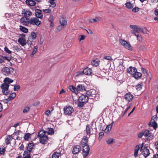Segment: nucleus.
<instances>
[{"mask_svg": "<svg viewBox=\"0 0 158 158\" xmlns=\"http://www.w3.org/2000/svg\"><path fill=\"white\" fill-rule=\"evenodd\" d=\"M20 22L22 24L26 26H29L30 24L38 26L42 23L41 21L36 17H33L31 19L22 17L20 19Z\"/></svg>", "mask_w": 158, "mask_h": 158, "instance_id": "obj_1", "label": "nucleus"}, {"mask_svg": "<svg viewBox=\"0 0 158 158\" xmlns=\"http://www.w3.org/2000/svg\"><path fill=\"white\" fill-rule=\"evenodd\" d=\"M39 138L40 142L43 144H45L48 143V136L45 135L44 131H40L38 132L37 136Z\"/></svg>", "mask_w": 158, "mask_h": 158, "instance_id": "obj_2", "label": "nucleus"}, {"mask_svg": "<svg viewBox=\"0 0 158 158\" xmlns=\"http://www.w3.org/2000/svg\"><path fill=\"white\" fill-rule=\"evenodd\" d=\"M86 94L87 95L90 99L97 101L99 98V94L95 90L91 89L87 91Z\"/></svg>", "mask_w": 158, "mask_h": 158, "instance_id": "obj_3", "label": "nucleus"}, {"mask_svg": "<svg viewBox=\"0 0 158 158\" xmlns=\"http://www.w3.org/2000/svg\"><path fill=\"white\" fill-rule=\"evenodd\" d=\"M14 69L11 67L8 68L5 67L2 69V72L3 74L6 76H9L12 74L14 72Z\"/></svg>", "mask_w": 158, "mask_h": 158, "instance_id": "obj_4", "label": "nucleus"}, {"mask_svg": "<svg viewBox=\"0 0 158 158\" xmlns=\"http://www.w3.org/2000/svg\"><path fill=\"white\" fill-rule=\"evenodd\" d=\"M120 42L121 44L125 48L131 51L133 50V47L131 46L128 42L123 40L121 39Z\"/></svg>", "mask_w": 158, "mask_h": 158, "instance_id": "obj_5", "label": "nucleus"}, {"mask_svg": "<svg viewBox=\"0 0 158 158\" xmlns=\"http://www.w3.org/2000/svg\"><path fill=\"white\" fill-rule=\"evenodd\" d=\"M64 114L66 115L72 116V113L73 112L74 109L73 108L70 106L64 107Z\"/></svg>", "mask_w": 158, "mask_h": 158, "instance_id": "obj_6", "label": "nucleus"}, {"mask_svg": "<svg viewBox=\"0 0 158 158\" xmlns=\"http://www.w3.org/2000/svg\"><path fill=\"white\" fill-rule=\"evenodd\" d=\"M9 85L7 84L4 83L1 84V87L2 89V92L5 95H7L10 94L8 91Z\"/></svg>", "mask_w": 158, "mask_h": 158, "instance_id": "obj_7", "label": "nucleus"}, {"mask_svg": "<svg viewBox=\"0 0 158 158\" xmlns=\"http://www.w3.org/2000/svg\"><path fill=\"white\" fill-rule=\"evenodd\" d=\"M83 147V155L84 158H85L88 155L89 151L90 148L89 145Z\"/></svg>", "mask_w": 158, "mask_h": 158, "instance_id": "obj_8", "label": "nucleus"}, {"mask_svg": "<svg viewBox=\"0 0 158 158\" xmlns=\"http://www.w3.org/2000/svg\"><path fill=\"white\" fill-rule=\"evenodd\" d=\"M22 14L24 15V16L22 17L28 18L32 15L31 12L29 10H27V9H23L22 10Z\"/></svg>", "mask_w": 158, "mask_h": 158, "instance_id": "obj_9", "label": "nucleus"}, {"mask_svg": "<svg viewBox=\"0 0 158 158\" xmlns=\"http://www.w3.org/2000/svg\"><path fill=\"white\" fill-rule=\"evenodd\" d=\"M81 147L78 145L74 146L73 149L72 153L73 154H76L81 151Z\"/></svg>", "mask_w": 158, "mask_h": 158, "instance_id": "obj_10", "label": "nucleus"}, {"mask_svg": "<svg viewBox=\"0 0 158 158\" xmlns=\"http://www.w3.org/2000/svg\"><path fill=\"white\" fill-rule=\"evenodd\" d=\"M89 98V97H88V95L86 94L85 95L82 94L79 97V100L85 103H86L88 102Z\"/></svg>", "mask_w": 158, "mask_h": 158, "instance_id": "obj_11", "label": "nucleus"}, {"mask_svg": "<svg viewBox=\"0 0 158 158\" xmlns=\"http://www.w3.org/2000/svg\"><path fill=\"white\" fill-rule=\"evenodd\" d=\"M124 98L127 101L130 102L133 98L134 96L131 93H126L124 96Z\"/></svg>", "mask_w": 158, "mask_h": 158, "instance_id": "obj_12", "label": "nucleus"}, {"mask_svg": "<svg viewBox=\"0 0 158 158\" xmlns=\"http://www.w3.org/2000/svg\"><path fill=\"white\" fill-rule=\"evenodd\" d=\"M88 139L87 136H85L81 142V145L82 147L88 145Z\"/></svg>", "mask_w": 158, "mask_h": 158, "instance_id": "obj_13", "label": "nucleus"}, {"mask_svg": "<svg viewBox=\"0 0 158 158\" xmlns=\"http://www.w3.org/2000/svg\"><path fill=\"white\" fill-rule=\"evenodd\" d=\"M35 16L37 18L42 19L43 15L42 13V11L40 9H36L35 12Z\"/></svg>", "mask_w": 158, "mask_h": 158, "instance_id": "obj_14", "label": "nucleus"}, {"mask_svg": "<svg viewBox=\"0 0 158 158\" xmlns=\"http://www.w3.org/2000/svg\"><path fill=\"white\" fill-rule=\"evenodd\" d=\"M136 71L137 69L135 67L131 66L129 68L127 69V72L132 75L135 74Z\"/></svg>", "mask_w": 158, "mask_h": 158, "instance_id": "obj_15", "label": "nucleus"}, {"mask_svg": "<svg viewBox=\"0 0 158 158\" xmlns=\"http://www.w3.org/2000/svg\"><path fill=\"white\" fill-rule=\"evenodd\" d=\"M142 154L144 157H146L150 154V152L149 149L146 147H144L142 152Z\"/></svg>", "mask_w": 158, "mask_h": 158, "instance_id": "obj_16", "label": "nucleus"}, {"mask_svg": "<svg viewBox=\"0 0 158 158\" xmlns=\"http://www.w3.org/2000/svg\"><path fill=\"white\" fill-rule=\"evenodd\" d=\"M18 42L23 46H24L27 44V41L23 37L19 38L18 40Z\"/></svg>", "mask_w": 158, "mask_h": 158, "instance_id": "obj_17", "label": "nucleus"}, {"mask_svg": "<svg viewBox=\"0 0 158 158\" xmlns=\"http://www.w3.org/2000/svg\"><path fill=\"white\" fill-rule=\"evenodd\" d=\"M83 73L86 75H90L92 73V70L91 68L87 67L83 70Z\"/></svg>", "mask_w": 158, "mask_h": 158, "instance_id": "obj_18", "label": "nucleus"}, {"mask_svg": "<svg viewBox=\"0 0 158 158\" xmlns=\"http://www.w3.org/2000/svg\"><path fill=\"white\" fill-rule=\"evenodd\" d=\"M60 25L63 27H65L67 25V21L64 17H61L60 19Z\"/></svg>", "mask_w": 158, "mask_h": 158, "instance_id": "obj_19", "label": "nucleus"}, {"mask_svg": "<svg viewBox=\"0 0 158 158\" xmlns=\"http://www.w3.org/2000/svg\"><path fill=\"white\" fill-rule=\"evenodd\" d=\"M77 87L78 91H83L85 90V86L83 84H79Z\"/></svg>", "mask_w": 158, "mask_h": 158, "instance_id": "obj_20", "label": "nucleus"}, {"mask_svg": "<svg viewBox=\"0 0 158 158\" xmlns=\"http://www.w3.org/2000/svg\"><path fill=\"white\" fill-rule=\"evenodd\" d=\"M142 76V74L141 73L136 71L133 75V77L136 79H139L141 78Z\"/></svg>", "mask_w": 158, "mask_h": 158, "instance_id": "obj_21", "label": "nucleus"}, {"mask_svg": "<svg viewBox=\"0 0 158 158\" xmlns=\"http://www.w3.org/2000/svg\"><path fill=\"white\" fill-rule=\"evenodd\" d=\"M140 145L139 144L136 145L135 147L134 150V156L135 157L138 156V152L140 148Z\"/></svg>", "mask_w": 158, "mask_h": 158, "instance_id": "obj_22", "label": "nucleus"}, {"mask_svg": "<svg viewBox=\"0 0 158 158\" xmlns=\"http://www.w3.org/2000/svg\"><path fill=\"white\" fill-rule=\"evenodd\" d=\"M13 139L12 135H9L7 136L6 138L5 139V143L6 145L10 144V141Z\"/></svg>", "mask_w": 158, "mask_h": 158, "instance_id": "obj_23", "label": "nucleus"}, {"mask_svg": "<svg viewBox=\"0 0 158 158\" xmlns=\"http://www.w3.org/2000/svg\"><path fill=\"white\" fill-rule=\"evenodd\" d=\"M34 144L33 143H28L27 147V148L28 151L31 152L34 148Z\"/></svg>", "mask_w": 158, "mask_h": 158, "instance_id": "obj_24", "label": "nucleus"}, {"mask_svg": "<svg viewBox=\"0 0 158 158\" xmlns=\"http://www.w3.org/2000/svg\"><path fill=\"white\" fill-rule=\"evenodd\" d=\"M125 4L126 7L129 9H132L134 6L133 4L131 3L130 2H127Z\"/></svg>", "mask_w": 158, "mask_h": 158, "instance_id": "obj_25", "label": "nucleus"}, {"mask_svg": "<svg viewBox=\"0 0 158 158\" xmlns=\"http://www.w3.org/2000/svg\"><path fill=\"white\" fill-rule=\"evenodd\" d=\"M26 3L29 6H33L36 4L35 1H25Z\"/></svg>", "mask_w": 158, "mask_h": 158, "instance_id": "obj_26", "label": "nucleus"}, {"mask_svg": "<svg viewBox=\"0 0 158 158\" xmlns=\"http://www.w3.org/2000/svg\"><path fill=\"white\" fill-rule=\"evenodd\" d=\"M69 89L73 92L75 93L76 94L78 93V91L77 87L76 88L73 86H70L69 87Z\"/></svg>", "mask_w": 158, "mask_h": 158, "instance_id": "obj_27", "label": "nucleus"}, {"mask_svg": "<svg viewBox=\"0 0 158 158\" xmlns=\"http://www.w3.org/2000/svg\"><path fill=\"white\" fill-rule=\"evenodd\" d=\"M102 19V18L101 17H97L94 19H91L89 20L90 22L91 23H95L98 22Z\"/></svg>", "mask_w": 158, "mask_h": 158, "instance_id": "obj_28", "label": "nucleus"}, {"mask_svg": "<svg viewBox=\"0 0 158 158\" xmlns=\"http://www.w3.org/2000/svg\"><path fill=\"white\" fill-rule=\"evenodd\" d=\"M23 155V158H31L30 154L27 151H25L24 152Z\"/></svg>", "mask_w": 158, "mask_h": 158, "instance_id": "obj_29", "label": "nucleus"}, {"mask_svg": "<svg viewBox=\"0 0 158 158\" xmlns=\"http://www.w3.org/2000/svg\"><path fill=\"white\" fill-rule=\"evenodd\" d=\"M4 83L9 84L12 83L13 81V80L10 78L6 77L4 79Z\"/></svg>", "mask_w": 158, "mask_h": 158, "instance_id": "obj_30", "label": "nucleus"}, {"mask_svg": "<svg viewBox=\"0 0 158 158\" xmlns=\"http://www.w3.org/2000/svg\"><path fill=\"white\" fill-rule=\"evenodd\" d=\"M99 60L98 59L94 60L92 61V64L93 65L95 66H97L99 65Z\"/></svg>", "mask_w": 158, "mask_h": 158, "instance_id": "obj_31", "label": "nucleus"}, {"mask_svg": "<svg viewBox=\"0 0 158 158\" xmlns=\"http://www.w3.org/2000/svg\"><path fill=\"white\" fill-rule=\"evenodd\" d=\"M19 29L21 31L25 33H27L28 32V30L27 28L22 26H20Z\"/></svg>", "mask_w": 158, "mask_h": 158, "instance_id": "obj_32", "label": "nucleus"}, {"mask_svg": "<svg viewBox=\"0 0 158 158\" xmlns=\"http://www.w3.org/2000/svg\"><path fill=\"white\" fill-rule=\"evenodd\" d=\"M147 139L148 140H152L153 138V135L149 132L148 136L147 137Z\"/></svg>", "mask_w": 158, "mask_h": 158, "instance_id": "obj_33", "label": "nucleus"}, {"mask_svg": "<svg viewBox=\"0 0 158 158\" xmlns=\"http://www.w3.org/2000/svg\"><path fill=\"white\" fill-rule=\"evenodd\" d=\"M152 119L151 121V123H150V124L151 125V126H152L154 129H156L157 127V124L155 121L154 119L153 120V121H152Z\"/></svg>", "mask_w": 158, "mask_h": 158, "instance_id": "obj_34", "label": "nucleus"}, {"mask_svg": "<svg viewBox=\"0 0 158 158\" xmlns=\"http://www.w3.org/2000/svg\"><path fill=\"white\" fill-rule=\"evenodd\" d=\"M132 33L134 34L136 36L137 39L139 41H141L142 40V38L141 35H139L138 34H137L135 32H132Z\"/></svg>", "mask_w": 158, "mask_h": 158, "instance_id": "obj_35", "label": "nucleus"}, {"mask_svg": "<svg viewBox=\"0 0 158 158\" xmlns=\"http://www.w3.org/2000/svg\"><path fill=\"white\" fill-rule=\"evenodd\" d=\"M33 41V40L32 39H31V37H29L27 42V44L29 47H30Z\"/></svg>", "mask_w": 158, "mask_h": 158, "instance_id": "obj_36", "label": "nucleus"}, {"mask_svg": "<svg viewBox=\"0 0 158 158\" xmlns=\"http://www.w3.org/2000/svg\"><path fill=\"white\" fill-rule=\"evenodd\" d=\"M16 94L15 93H12L10 94L8 99H9L10 100H11L13 99L16 97Z\"/></svg>", "mask_w": 158, "mask_h": 158, "instance_id": "obj_37", "label": "nucleus"}, {"mask_svg": "<svg viewBox=\"0 0 158 158\" xmlns=\"http://www.w3.org/2000/svg\"><path fill=\"white\" fill-rule=\"evenodd\" d=\"M48 135H52L54 133V131L53 128H48Z\"/></svg>", "mask_w": 158, "mask_h": 158, "instance_id": "obj_38", "label": "nucleus"}, {"mask_svg": "<svg viewBox=\"0 0 158 158\" xmlns=\"http://www.w3.org/2000/svg\"><path fill=\"white\" fill-rule=\"evenodd\" d=\"M86 130L87 134L88 135H89L90 134V129L89 127V125L87 124L86 126Z\"/></svg>", "mask_w": 158, "mask_h": 158, "instance_id": "obj_39", "label": "nucleus"}, {"mask_svg": "<svg viewBox=\"0 0 158 158\" xmlns=\"http://www.w3.org/2000/svg\"><path fill=\"white\" fill-rule=\"evenodd\" d=\"M60 155V153L55 152L52 154V158H59Z\"/></svg>", "mask_w": 158, "mask_h": 158, "instance_id": "obj_40", "label": "nucleus"}, {"mask_svg": "<svg viewBox=\"0 0 158 158\" xmlns=\"http://www.w3.org/2000/svg\"><path fill=\"white\" fill-rule=\"evenodd\" d=\"M37 37V35L34 32H32L31 33V35L30 36H29V37H31V39H33V40H35Z\"/></svg>", "mask_w": 158, "mask_h": 158, "instance_id": "obj_41", "label": "nucleus"}, {"mask_svg": "<svg viewBox=\"0 0 158 158\" xmlns=\"http://www.w3.org/2000/svg\"><path fill=\"white\" fill-rule=\"evenodd\" d=\"M48 2L50 3L49 6L50 7H54L56 6V4L54 2V1H50Z\"/></svg>", "mask_w": 158, "mask_h": 158, "instance_id": "obj_42", "label": "nucleus"}, {"mask_svg": "<svg viewBox=\"0 0 158 158\" xmlns=\"http://www.w3.org/2000/svg\"><path fill=\"white\" fill-rule=\"evenodd\" d=\"M31 134L28 133H26L24 137V139L25 140H28L30 137V135Z\"/></svg>", "mask_w": 158, "mask_h": 158, "instance_id": "obj_43", "label": "nucleus"}, {"mask_svg": "<svg viewBox=\"0 0 158 158\" xmlns=\"http://www.w3.org/2000/svg\"><path fill=\"white\" fill-rule=\"evenodd\" d=\"M110 126H111L110 125H108L106 126V128L104 131L105 133H107L111 130V128L110 127Z\"/></svg>", "mask_w": 158, "mask_h": 158, "instance_id": "obj_44", "label": "nucleus"}, {"mask_svg": "<svg viewBox=\"0 0 158 158\" xmlns=\"http://www.w3.org/2000/svg\"><path fill=\"white\" fill-rule=\"evenodd\" d=\"M148 31L147 28L144 27H141V32L144 34H147Z\"/></svg>", "mask_w": 158, "mask_h": 158, "instance_id": "obj_45", "label": "nucleus"}, {"mask_svg": "<svg viewBox=\"0 0 158 158\" xmlns=\"http://www.w3.org/2000/svg\"><path fill=\"white\" fill-rule=\"evenodd\" d=\"M85 103L84 102L79 100V102L78 103V106L79 107H82L83 106Z\"/></svg>", "mask_w": 158, "mask_h": 158, "instance_id": "obj_46", "label": "nucleus"}, {"mask_svg": "<svg viewBox=\"0 0 158 158\" xmlns=\"http://www.w3.org/2000/svg\"><path fill=\"white\" fill-rule=\"evenodd\" d=\"M37 46H35L33 48L32 53L31 55V56H32L34 54H35L37 51Z\"/></svg>", "mask_w": 158, "mask_h": 158, "instance_id": "obj_47", "label": "nucleus"}, {"mask_svg": "<svg viewBox=\"0 0 158 158\" xmlns=\"http://www.w3.org/2000/svg\"><path fill=\"white\" fill-rule=\"evenodd\" d=\"M142 132L143 133V135H144L145 137H146L148 136V133L150 132L149 130L147 129L145 130L144 131Z\"/></svg>", "mask_w": 158, "mask_h": 158, "instance_id": "obj_48", "label": "nucleus"}, {"mask_svg": "<svg viewBox=\"0 0 158 158\" xmlns=\"http://www.w3.org/2000/svg\"><path fill=\"white\" fill-rule=\"evenodd\" d=\"M13 49L14 51H15L16 52H19L20 51V48L18 47V46H14L13 47Z\"/></svg>", "mask_w": 158, "mask_h": 158, "instance_id": "obj_49", "label": "nucleus"}, {"mask_svg": "<svg viewBox=\"0 0 158 158\" xmlns=\"http://www.w3.org/2000/svg\"><path fill=\"white\" fill-rule=\"evenodd\" d=\"M20 86L19 85H14V90L15 91H17L20 89Z\"/></svg>", "mask_w": 158, "mask_h": 158, "instance_id": "obj_50", "label": "nucleus"}, {"mask_svg": "<svg viewBox=\"0 0 158 158\" xmlns=\"http://www.w3.org/2000/svg\"><path fill=\"white\" fill-rule=\"evenodd\" d=\"M141 71L142 73L144 74L145 76H146L148 75V74L146 70L143 68H141Z\"/></svg>", "mask_w": 158, "mask_h": 158, "instance_id": "obj_51", "label": "nucleus"}, {"mask_svg": "<svg viewBox=\"0 0 158 158\" xmlns=\"http://www.w3.org/2000/svg\"><path fill=\"white\" fill-rule=\"evenodd\" d=\"M30 110V108L28 106H26L23 110V113H26L28 112Z\"/></svg>", "mask_w": 158, "mask_h": 158, "instance_id": "obj_52", "label": "nucleus"}, {"mask_svg": "<svg viewBox=\"0 0 158 158\" xmlns=\"http://www.w3.org/2000/svg\"><path fill=\"white\" fill-rule=\"evenodd\" d=\"M135 88L137 90H139L142 88V85L141 84H138L135 86Z\"/></svg>", "mask_w": 158, "mask_h": 158, "instance_id": "obj_53", "label": "nucleus"}, {"mask_svg": "<svg viewBox=\"0 0 158 158\" xmlns=\"http://www.w3.org/2000/svg\"><path fill=\"white\" fill-rule=\"evenodd\" d=\"M4 51L6 52L9 54H11L12 52L6 46L4 48Z\"/></svg>", "mask_w": 158, "mask_h": 158, "instance_id": "obj_54", "label": "nucleus"}, {"mask_svg": "<svg viewBox=\"0 0 158 158\" xmlns=\"http://www.w3.org/2000/svg\"><path fill=\"white\" fill-rule=\"evenodd\" d=\"M107 143L108 144H110L112 143L113 142V139L110 138L106 141Z\"/></svg>", "mask_w": 158, "mask_h": 158, "instance_id": "obj_55", "label": "nucleus"}, {"mask_svg": "<svg viewBox=\"0 0 158 158\" xmlns=\"http://www.w3.org/2000/svg\"><path fill=\"white\" fill-rule=\"evenodd\" d=\"M5 148H0V154H1L3 155L5 153Z\"/></svg>", "mask_w": 158, "mask_h": 158, "instance_id": "obj_56", "label": "nucleus"}, {"mask_svg": "<svg viewBox=\"0 0 158 158\" xmlns=\"http://www.w3.org/2000/svg\"><path fill=\"white\" fill-rule=\"evenodd\" d=\"M5 61V60H7L8 61H10L12 58H13V57H6V56H4Z\"/></svg>", "mask_w": 158, "mask_h": 158, "instance_id": "obj_57", "label": "nucleus"}, {"mask_svg": "<svg viewBox=\"0 0 158 158\" xmlns=\"http://www.w3.org/2000/svg\"><path fill=\"white\" fill-rule=\"evenodd\" d=\"M43 11L45 13H49L51 12V10L50 9H43Z\"/></svg>", "mask_w": 158, "mask_h": 158, "instance_id": "obj_58", "label": "nucleus"}, {"mask_svg": "<svg viewBox=\"0 0 158 158\" xmlns=\"http://www.w3.org/2000/svg\"><path fill=\"white\" fill-rule=\"evenodd\" d=\"M5 61L4 56L0 55V63H4Z\"/></svg>", "mask_w": 158, "mask_h": 158, "instance_id": "obj_59", "label": "nucleus"}, {"mask_svg": "<svg viewBox=\"0 0 158 158\" xmlns=\"http://www.w3.org/2000/svg\"><path fill=\"white\" fill-rule=\"evenodd\" d=\"M139 10V8L138 7H135V8H133L132 9V11L134 13H135L137 12Z\"/></svg>", "mask_w": 158, "mask_h": 158, "instance_id": "obj_60", "label": "nucleus"}, {"mask_svg": "<svg viewBox=\"0 0 158 158\" xmlns=\"http://www.w3.org/2000/svg\"><path fill=\"white\" fill-rule=\"evenodd\" d=\"M104 59L109 60H113L112 57L109 56H104Z\"/></svg>", "mask_w": 158, "mask_h": 158, "instance_id": "obj_61", "label": "nucleus"}, {"mask_svg": "<svg viewBox=\"0 0 158 158\" xmlns=\"http://www.w3.org/2000/svg\"><path fill=\"white\" fill-rule=\"evenodd\" d=\"M130 27L133 29L134 31V32L135 30H136V29H137V26L136 25H130Z\"/></svg>", "mask_w": 158, "mask_h": 158, "instance_id": "obj_62", "label": "nucleus"}, {"mask_svg": "<svg viewBox=\"0 0 158 158\" xmlns=\"http://www.w3.org/2000/svg\"><path fill=\"white\" fill-rule=\"evenodd\" d=\"M54 17L52 15H50L49 18V21L50 22H53L54 21Z\"/></svg>", "mask_w": 158, "mask_h": 158, "instance_id": "obj_63", "label": "nucleus"}, {"mask_svg": "<svg viewBox=\"0 0 158 158\" xmlns=\"http://www.w3.org/2000/svg\"><path fill=\"white\" fill-rule=\"evenodd\" d=\"M154 146H155V148L158 150V140L155 142L154 144Z\"/></svg>", "mask_w": 158, "mask_h": 158, "instance_id": "obj_64", "label": "nucleus"}]
</instances>
